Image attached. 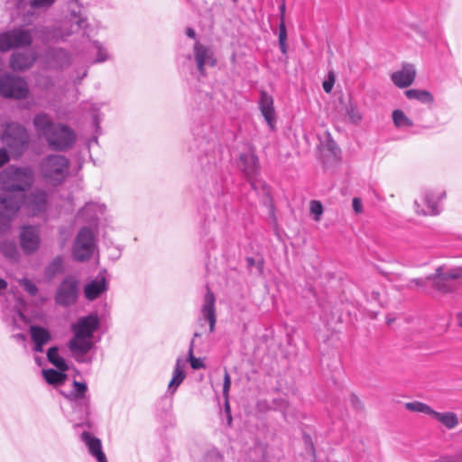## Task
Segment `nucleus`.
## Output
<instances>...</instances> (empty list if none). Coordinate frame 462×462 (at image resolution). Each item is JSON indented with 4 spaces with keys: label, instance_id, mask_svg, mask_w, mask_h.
<instances>
[{
    "label": "nucleus",
    "instance_id": "f257e3e1",
    "mask_svg": "<svg viewBox=\"0 0 462 462\" xmlns=\"http://www.w3.org/2000/svg\"><path fill=\"white\" fill-rule=\"evenodd\" d=\"M32 124L37 134L44 138L48 147L52 151H68L77 141V134L71 127L53 122L51 116L47 113L36 114Z\"/></svg>",
    "mask_w": 462,
    "mask_h": 462
},
{
    "label": "nucleus",
    "instance_id": "f03ea898",
    "mask_svg": "<svg viewBox=\"0 0 462 462\" xmlns=\"http://www.w3.org/2000/svg\"><path fill=\"white\" fill-rule=\"evenodd\" d=\"M98 328L99 319L96 314L80 317L70 326L73 337L69 339L68 347L77 362H91L86 355L94 346L93 337Z\"/></svg>",
    "mask_w": 462,
    "mask_h": 462
},
{
    "label": "nucleus",
    "instance_id": "7ed1b4c3",
    "mask_svg": "<svg viewBox=\"0 0 462 462\" xmlns=\"http://www.w3.org/2000/svg\"><path fill=\"white\" fill-rule=\"evenodd\" d=\"M34 173L31 168L10 165L0 172V192L6 197L18 198L21 208L23 192L32 187Z\"/></svg>",
    "mask_w": 462,
    "mask_h": 462
},
{
    "label": "nucleus",
    "instance_id": "20e7f679",
    "mask_svg": "<svg viewBox=\"0 0 462 462\" xmlns=\"http://www.w3.org/2000/svg\"><path fill=\"white\" fill-rule=\"evenodd\" d=\"M70 162L60 154H50L39 163V172L43 180L51 185L62 184L69 176Z\"/></svg>",
    "mask_w": 462,
    "mask_h": 462
},
{
    "label": "nucleus",
    "instance_id": "39448f33",
    "mask_svg": "<svg viewBox=\"0 0 462 462\" xmlns=\"http://www.w3.org/2000/svg\"><path fill=\"white\" fill-rule=\"evenodd\" d=\"M1 141L9 148L14 156L19 157L27 149L30 136L24 126L11 122L5 125Z\"/></svg>",
    "mask_w": 462,
    "mask_h": 462
},
{
    "label": "nucleus",
    "instance_id": "423d86ee",
    "mask_svg": "<svg viewBox=\"0 0 462 462\" xmlns=\"http://www.w3.org/2000/svg\"><path fill=\"white\" fill-rule=\"evenodd\" d=\"M427 279L431 280L432 286L439 291L447 293L455 291L462 284V266L444 270L443 266L436 269L433 275Z\"/></svg>",
    "mask_w": 462,
    "mask_h": 462
},
{
    "label": "nucleus",
    "instance_id": "0eeeda50",
    "mask_svg": "<svg viewBox=\"0 0 462 462\" xmlns=\"http://www.w3.org/2000/svg\"><path fill=\"white\" fill-rule=\"evenodd\" d=\"M28 94V84L23 78L12 73L0 77V97L21 100L26 98Z\"/></svg>",
    "mask_w": 462,
    "mask_h": 462
},
{
    "label": "nucleus",
    "instance_id": "6e6552de",
    "mask_svg": "<svg viewBox=\"0 0 462 462\" xmlns=\"http://www.w3.org/2000/svg\"><path fill=\"white\" fill-rule=\"evenodd\" d=\"M32 42V34L27 29L14 28L0 33V51L29 46Z\"/></svg>",
    "mask_w": 462,
    "mask_h": 462
},
{
    "label": "nucleus",
    "instance_id": "1a4fd4ad",
    "mask_svg": "<svg viewBox=\"0 0 462 462\" xmlns=\"http://www.w3.org/2000/svg\"><path fill=\"white\" fill-rule=\"evenodd\" d=\"M94 251V235L88 227H82L73 244L72 256L79 262L88 260Z\"/></svg>",
    "mask_w": 462,
    "mask_h": 462
},
{
    "label": "nucleus",
    "instance_id": "9d476101",
    "mask_svg": "<svg viewBox=\"0 0 462 462\" xmlns=\"http://www.w3.org/2000/svg\"><path fill=\"white\" fill-rule=\"evenodd\" d=\"M20 208L18 198L6 197L0 192V236L9 232L12 220Z\"/></svg>",
    "mask_w": 462,
    "mask_h": 462
},
{
    "label": "nucleus",
    "instance_id": "9b49d317",
    "mask_svg": "<svg viewBox=\"0 0 462 462\" xmlns=\"http://www.w3.org/2000/svg\"><path fill=\"white\" fill-rule=\"evenodd\" d=\"M79 296V282L72 276L65 277L59 285L56 294L55 302L62 307L73 305Z\"/></svg>",
    "mask_w": 462,
    "mask_h": 462
},
{
    "label": "nucleus",
    "instance_id": "f8f14e48",
    "mask_svg": "<svg viewBox=\"0 0 462 462\" xmlns=\"http://www.w3.org/2000/svg\"><path fill=\"white\" fill-rule=\"evenodd\" d=\"M19 242L24 254L30 255L35 253L41 245L38 227L32 226H23L19 234Z\"/></svg>",
    "mask_w": 462,
    "mask_h": 462
},
{
    "label": "nucleus",
    "instance_id": "ddd939ff",
    "mask_svg": "<svg viewBox=\"0 0 462 462\" xmlns=\"http://www.w3.org/2000/svg\"><path fill=\"white\" fill-rule=\"evenodd\" d=\"M445 196L443 191H425L422 201L425 207H421L418 200L414 201V208L418 214L435 216L440 212L439 200Z\"/></svg>",
    "mask_w": 462,
    "mask_h": 462
},
{
    "label": "nucleus",
    "instance_id": "4468645a",
    "mask_svg": "<svg viewBox=\"0 0 462 462\" xmlns=\"http://www.w3.org/2000/svg\"><path fill=\"white\" fill-rule=\"evenodd\" d=\"M194 60L200 76L206 75V66L214 67L217 60L210 47L196 42L193 46Z\"/></svg>",
    "mask_w": 462,
    "mask_h": 462
},
{
    "label": "nucleus",
    "instance_id": "2eb2a0df",
    "mask_svg": "<svg viewBox=\"0 0 462 462\" xmlns=\"http://www.w3.org/2000/svg\"><path fill=\"white\" fill-rule=\"evenodd\" d=\"M48 195L42 190L36 189L32 190L25 199L23 196V203H25L28 210L34 216L45 212L48 207Z\"/></svg>",
    "mask_w": 462,
    "mask_h": 462
},
{
    "label": "nucleus",
    "instance_id": "dca6fc26",
    "mask_svg": "<svg viewBox=\"0 0 462 462\" xmlns=\"http://www.w3.org/2000/svg\"><path fill=\"white\" fill-rule=\"evenodd\" d=\"M88 385L78 381L73 382V390L67 398L74 402L75 406H80L81 411L87 416L89 412V398L86 396Z\"/></svg>",
    "mask_w": 462,
    "mask_h": 462
},
{
    "label": "nucleus",
    "instance_id": "f3484780",
    "mask_svg": "<svg viewBox=\"0 0 462 462\" xmlns=\"http://www.w3.org/2000/svg\"><path fill=\"white\" fill-rule=\"evenodd\" d=\"M215 302L216 299L214 293L209 290V288H208L201 306L200 320L204 319L208 322L210 332L214 331L217 322Z\"/></svg>",
    "mask_w": 462,
    "mask_h": 462
},
{
    "label": "nucleus",
    "instance_id": "a211bd4d",
    "mask_svg": "<svg viewBox=\"0 0 462 462\" xmlns=\"http://www.w3.org/2000/svg\"><path fill=\"white\" fill-rule=\"evenodd\" d=\"M29 333L33 343L32 350L37 353L43 352V346L51 340V332L43 327L31 325Z\"/></svg>",
    "mask_w": 462,
    "mask_h": 462
},
{
    "label": "nucleus",
    "instance_id": "6ab92c4d",
    "mask_svg": "<svg viewBox=\"0 0 462 462\" xmlns=\"http://www.w3.org/2000/svg\"><path fill=\"white\" fill-rule=\"evenodd\" d=\"M259 109L269 127L273 130L276 123L273 98L267 92L262 91L259 100Z\"/></svg>",
    "mask_w": 462,
    "mask_h": 462
},
{
    "label": "nucleus",
    "instance_id": "aec40b11",
    "mask_svg": "<svg viewBox=\"0 0 462 462\" xmlns=\"http://www.w3.org/2000/svg\"><path fill=\"white\" fill-rule=\"evenodd\" d=\"M415 69L411 64H405L402 69L392 74V80L398 88H406L412 84L415 79Z\"/></svg>",
    "mask_w": 462,
    "mask_h": 462
},
{
    "label": "nucleus",
    "instance_id": "412c9836",
    "mask_svg": "<svg viewBox=\"0 0 462 462\" xmlns=\"http://www.w3.org/2000/svg\"><path fill=\"white\" fill-rule=\"evenodd\" d=\"M4 322L14 330L23 329L29 322V319L18 307H14L5 312Z\"/></svg>",
    "mask_w": 462,
    "mask_h": 462
},
{
    "label": "nucleus",
    "instance_id": "4be33fe9",
    "mask_svg": "<svg viewBox=\"0 0 462 462\" xmlns=\"http://www.w3.org/2000/svg\"><path fill=\"white\" fill-rule=\"evenodd\" d=\"M36 60L32 51L14 52L10 59V67L14 70H24L32 67Z\"/></svg>",
    "mask_w": 462,
    "mask_h": 462
},
{
    "label": "nucleus",
    "instance_id": "5701e85b",
    "mask_svg": "<svg viewBox=\"0 0 462 462\" xmlns=\"http://www.w3.org/2000/svg\"><path fill=\"white\" fill-rule=\"evenodd\" d=\"M81 440L86 444L89 453L97 458L98 462H107L105 453L102 450V445L99 439L94 437L88 431L81 434Z\"/></svg>",
    "mask_w": 462,
    "mask_h": 462
},
{
    "label": "nucleus",
    "instance_id": "b1692460",
    "mask_svg": "<svg viewBox=\"0 0 462 462\" xmlns=\"http://www.w3.org/2000/svg\"><path fill=\"white\" fill-rule=\"evenodd\" d=\"M107 290L106 281L104 276L97 277L95 280L87 283L84 287L85 298L88 300L97 299Z\"/></svg>",
    "mask_w": 462,
    "mask_h": 462
},
{
    "label": "nucleus",
    "instance_id": "393cba45",
    "mask_svg": "<svg viewBox=\"0 0 462 462\" xmlns=\"http://www.w3.org/2000/svg\"><path fill=\"white\" fill-rule=\"evenodd\" d=\"M238 166L246 176L251 178L258 171V158L252 152L242 153L239 158Z\"/></svg>",
    "mask_w": 462,
    "mask_h": 462
},
{
    "label": "nucleus",
    "instance_id": "a878e982",
    "mask_svg": "<svg viewBox=\"0 0 462 462\" xmlns=\"http://www.w3.org/2000/svg\"><path fill=\"white\" fill-rule=\"evenodd\" d=\"M0 254L13 263L19 261L20 253L14 240L4 239L0 241Z\"/></svg>",
    "mask_w": 462,
    "mask_h": 462
},
{
    "label": "nucleus",
    "instance_id": "bb28decb",
    "mask_svg": "<svg viewBox=\"0 0 462 462\" xmlns=\"http://www.w3.org/2000/svg\"><path fill=\"white\" fill-rule=\"evenodd\" d=\"M431 418L444 425L448 430H453L458 425V418L455 412H439L433 411Z\"/></svg>",
    "mask_w": 462,
    "mask_h": 462
},
{
    "label": "nucleus",
    "instance_id": "cd10ccee",
    "mask_svg": "<svg viewBox=\"0 0 462 462\" xmlns=\"http://www.w3.org/2000/svg\"><path fill=\"white\" fill-rule=\"evenodd\" d=\"M186 377L184 372V363L180 358H178L173 370V374L171 382L169 383V391L173 393L178 386L183 382Z\"/></svg>",
    "mask_w": 462,
    "mask_h": 462
},
{
    "label": "nucleus",
    "instance_id": "c85d7f7f",
    "mask_svg": "<svg viewBox=\"0 0 462 462\" xmlns=\"http://www.w3.org/2000/svg\"><path fill=\"white\" fill-rule=\"evenodd\" d=\"M48 57L58 67H64L69 64L70 59L69 53L63 49H50L48 51Z\"/></svg>",
    "mask_w": 462,
    "mask_h": 462
},
{
    "label": "nucleus",
    "instance_id": "c756f323",
    "mask_svg": "<svg viewBox=\"0 0 462 462\" xmlns=\"http://www.w3.org/2000/svg\"><path fill=\"white\" fill-rule=\"evenodd\" d=\"M47 358L58 370L65 372L69 369L64 358L59 355V348L57 346H51L48 349Z\"/></svg>",
    "mask_w": 462,
    "mask_h": 462
},
{
    "label": "nucleus",
    "instance_id": "7c9ffc66",
    "mask_svg": "<svg viewBox=\"0 0 462 462\" xmlns=\"http://www.w3.org/2000/svg\"><path fill=\"white\" fill-rule=\"evenodd\" d=\"M405 96L409 99H415L423 104H430L433 102V96L427 90L408 89L405 92Z\"/></svg>",
    "mask_w": 462,
    "mask_h": 462
},
{
    "label": "nucleus",
    "instance_id": "2f4dec72",
    "mask_svg": "<svg viewBox=\"0 0 462 462\" xmlns=\"http://www.w3.org/2000/svg\"><path fill=\"white\" fill-rule=\"evenodd\" d=\"M42 373H43L44 379L50 384L62 383L67 378L66 374L60 370L58 371L55 369H47V370H43Z\"/></svg>",
    "mask_w": 462,
    "mask_h": 462
},
{
    "label": "nucleus",
    "instance_id": "473e14b6",
    "mask_svg": "<svg viewBox=\"0 0 462 462\" xmlns=\"http://www.w3.org/2000/svg\"><path fill=\"white\" fill-rule=\"evenodd\" d=\"M393 120L395 126L398 128L413 126V122L400 109H396L393 112Z\"/></svg>",
    "mask_w": 462,
    "mask_h": 462
},
{
    "label": "nucleus",
    "instance_id": "72a5a7b5",
    "mask_svg": "<svg viewBox=\"0 0 462 462\" xmlns=\"http://www.w3.org/2000/svg\"><path fill=\"white\" fill-rule=\"evenodd\" d=\"M404 406L410 411L424 413V414H427V415H429L430 417H431L432 412L434 411L428 404H426L424 402H418V401L406 402L404 404Z\"/></svg>",
    "mask_w": 462,
    "mask_h": 462
},
{
    "label": "nucleus",
    "instance_id": "f704fd0d",
    "mask_svg": "<svg viewBox=\"0 0 462 462\" xmlns=\"http://www.w3.org/2000/svg\"><path fill=\"white\" fill-rule=\"evenodd\" d=\"M100 209V206L96 203H87L85 207L79 212V215L84 217L87 221H93L97 218L94 214Z\"/></svg>",
    "mask_w": 462,
    "mask_h": 462
},
{
    "label": "nucleus",
    "instance_id": "c9c22d12",
    "mask_svg": "<svg viewBox=\"0 0 462 462\" xmlns=\"http://www.w3.org/2000/svg\"><path fill=\"white\" fill-rule=\"evenodd\" d=\"M63 270V259L61 256H56L46 267V274L48 276H54L61 273Z\"/></svg>",
    "mask_w": 462,
    "mask_h": 462
},
{
    "label": "nucleus",
    "instance_id": "e433bc0d",
    "mask_svg": "<svg viewBox=\"0 0 462 462\" xmlns=\"http://www.w3.org/2000/svg\"><path fill=\"white\" fill-rule=\"evenodd\" d=\"M93 47L97 51L96 63L104 62L109 59L107 50L99 42H94Z\"/></svg>",
    "mask_w": 462,
    "mask_h": 462
},
{
    "label": "nucleus",
    "instance_id": "4c0bfd02",
    "mask_svg": "<svg viewBox=\"0 0 462 462\" xmlns=\"http://www.w3.org/2000/svg\"><path fill=\"white\" fill-rule=\"evenodd\" d=\"M193 349H194V340H191V342L189 344V355H188L189 360L190 363V366L195 370L204 368L205 365H204L203 361L199 358H196L193 356Z\"/></svg>",
    "mask_w": 462,
    "mask_h": 462
},
{
    "label": "nucleus",
    "instance_id": "58836bf2",
    "mask_svg": "<svg viewBox=\"0 0 462 462\" xmlns=\"http://www.w3.org/2000/svg\"><path fill=\"white\" fill-rule=\"evenodd\" d=\"M56 0H28V5L34 10H46L50 8Z\"/></svg>",
    "mask_w": 462,
    "mask_h": 462
},
{
    "label": "nucleus",
    "instance_id": "ea45409f",
    "mask_svg": "<svg viewBox=\"0 0 462 462\" xmlns=\"http://www.w3.org/2000/svg\"><path fill=\"white\" fill-rule=\"evenodd\" d=\"M286 39H287V31L284 22H282L279 24V46L281 51L285 54L287 52V45H286Z\"/></svg>",
    "mask_w": 462,
    "mask_h": 462
},
{
    "label": "nucleus",
    "instance_id": "a19ab883",
    "mask_svg": "<svg viewBox=\"0 0 462 462\" xmlns=\"http://www.w3.org/2000/svg\"><path fill=\"white\" fill-rule=\"evenodd\" d=\"M19 284L31 296H35L38 292V288L36 284L27 278H23L19 280Z\"/></svg>",
    "mask_w": 462,
    "mask_h": 462
},
{
    "label": "nucleus",
    "instance_id": "79ce46f5",
    "mask_svg": "<svg viewBox=\"0 0 462 462\" xmlns=\"http://www.w3.org/2000/svg\"><path fill=\"white\" fill-rule=\"evenodd\" d=\"M230 386H231V378H230L228 372L226 370H225L224 381H223V395L226 400L225 404H226V411L229 410L228 394H229Z\"/></svg>",
    "mask_w": 462,
    "mask_h": 462
},
{
    "label": "nucleus",
    "instance_id": "37998d69",
    "mask_svg": "<svg viewBox=\"0 0 462 462\" xmlns=\"http://www.w3.org/2000/svg\"><path fill=\"white\" fill-rule=\"evenodd\" d=\"M310 213L314 215V219L319 221L320 219V216L323 213V206L319 200H311L310 201Z\"/></svg>",
    "mask_w": 462,
    "mask_h": 462
},
{
    "label": "nucleus",
    "instance_id": "c03bdc74",
    "mask_svg": "<svg viewBox=\"0 0 462 462\" xmlns=\"http://www.w3.org/2000/svg\"><path fill=\"white\" fill-rule=\"evenodd\" d=\"M346 115L353 124H358L362 119L360 112L353 105H349L346 107Z\"/></svg>",
    "mask_w": 462,
    "mask_h": 462
},
{
    "label": "nucleus",
    "instance_id": "a18cd8bd",
    "mask_svg": "<svg viewBox=\"0 0 462 462\" xmlns=\"http://www.w3.org/2000/svg\"><path fill=\"white\" fill-rule=\"evenodd\" d=\"M434 462H462V454L443 456Z\"/></svg>",
    "mask_w": 462,
    "mask_h": 462
},
{
    "label": "nucleus",
    "instance_id": "49530a36",
    "mask_svg": "<svg viewBox=\"0 0 462 462\" xmlns=\"http://www.w3.org/2000/svg\"><path fill=\"white\" fill-rule=\"evenodd\" d=\"M99 109V106L97 104H94L92 105V111H93V116H92V120H93V124L95 125V126L97 128L99 127V123L101 121V118L99 117V116L97 114V111Z\"/></svg>",
    "mask_w": 462,
    "mask_h": 462
},
{
    "label": "nucleus",
    "instance_id": "de8ad7c7",
    "mask_svg": "<svg viewBox=\"0 0 462 462\" xmlns=\"http://www.w3.org/2000/svg\"><path fill=\"white\" fill-rule=\"evenodd\" d=\"M353 209L359 214L363 211L362 200L359 198H354L352 201Z\"/></svg>",
    "mask_w": 462,
    "mask_h": 462
},
{
    "label": "nucleus",
    "instance_id": "09e8293b",
    "mask_svg": "<svg viewBox=\"0 0 462 462\" xmlns=\"http://www.w3.org/2000/svg\"><path fill=\"white\" fill-rule=\"evenodd\" d=\"M9 154L5 148H0V167L9 162Z\"/></svg>",
    "mask_w": 462,
    "mask_h": 462
},
{
    "label": "nucleus",
    "instance_id": "8fccbe9b",
    "mask_svg": "<svg viewBox=\"0 0 462 462\" xmlns=\"http://www.w3.org/2000/svg\"><path fill=\"white\" fill-rule=\"evenodd\" d=\"M430 281L429 279H427V277L425 279H422V278H415V279H412L411 280L410 282V287H411L412 285L414 286H417V287H422L426 284V282Z\"/></svg>",
    "mask_w": 462,
    "mask_h": 462
},
{
    "label": "nucleus",
    "instance_id": "3c124183",
    "mask_svg": "<svg viewBox=\"0 0 462 462\" xmlns=\"http://www.w3.org/2000/svg\"><path fill=\"white\" fill-rule=\"evenodd\" d=\"M334 77L331 76L328 80L323 82V89L326 93H330L334 85Z\"/></svg>",
    "mask_w": 462,
    "mask_h": 462
},
{
    "label": "nucleus",
    "instance_id": "603ef678",
    "mask_svg": "<svg viewBox=\"0 0 462 462\" xmlns=\"http://www.w3.org/2000/svg\"><path fill=\"white\" fill-rule=\"evenodd\" d=\"M328 148L329 151H331L332 153H336V152L338 150V147L337 146L336 143L332 140L329 134H328Z\"/></svg>",
    "mask_w": 462,
    "mask_h": 462
},
{
    "label": "nucleus",
    "instance_id": "864d4df0",
    "mask_svg": "<svg viewBox=\"0 0 462 462\" xmlns=\"http://www.w3.org/2000/svg\"><path fill=\"white\" fill-rule=\"evenodd\" d=\"M350 401L355 409L360 410L363 408L362 403L360 400L357 398V396L352 395Z\"/></svg>",
    "mask_w": 462,
    "mask_h": 462
},
{
    "label": "nucleus",
    "instance_id": "5fc2aeb1",
    "mask_svg": "<svg viewBox=\"0 0 462 462\" xmlns=\"http://www.w3.org/2000/svg\"><path fill=\"white\" fill-rule=\"evenodd\" d=\"M12 337L14 339H15L16 341L23 342V343H24L26 341V339H27L26 335L23 334V333L14 334V335L12 336Z\"/></svg>",
    "mask_w": 462,
    "mask_h": 462
},
{
    "label": "nucleus",
    "instance_id": "6e6d98bb",
    "mask_svg": "<svg viewBox=\"0 0 462 462\" xmlns=\"http://www.w3.org/2000/svg\"><path fill=\"white\" fill-rule=\"evenodd\" d=\"M208 457H214L218 462H222V460H223V457H222V455L219 452H212V453L208 454Z\"/></svg>",
    "mask_w": 462,
    "mask_h": 462
},
{
    "label": "nucleus",
    "instance_id": "4d7b16f0",
    "mask_svg": "<svg viewBox=\"0 0 462 462\" xmlns=\"http://www.w3.org/2000/svg\"><path fill=\"white\" fill-rule=\"evenodd\" d=\"M186 35L191 39H195L196 38V32L195 31L192 29V28H187L186 29Z\"/></svg>",
    "mask_w": 462,
    "mask_h": 462
},
{
    "label": "nucleus",
    "instance_id": "13d9d810",
    "mask_svg": "<svg viewBox=\"0 0 462 462\" xmlns=\"http://www.w3.org/2000/svg\"><path fill=\"white\" fill-rule=\"evenodd\" d=\"M280 11H281V19H282L281 23H282V22H284V14H285V5L284 4L280 5Z\"/></svg>",
    "mask_w": 462,
    "mask_h": 462
},
{
    "label": "nucleus",
    "instance_id": "bf43d9fd",
    "mask_svg": "<svg viewBox=\"0 0 462 462\" xmlns=\"http://www.w3.org/2000/svg\"><path fill=\"white\" fill-rule=\"evenodd\" d=\"M7 288V282L5 280L0 278V291H5Z\"/></svg>",
    "mask_w": 462,
    "mask_h": 462
},
{
    "label": "nucleus",
    "instance_id": "052dcab7",
    "mask_svg": "<svg viewBox=\"0 0 462 462\" xmlns=\"http://www.w3.org/2000/svg\"><path fill=\"white\" fill-rule=\"evenodd\" d=\"M75 23L78 24V26H79V28H82V27H84V25H85V23H86V22H85V20H84V19H80V18H79V19H77V20L75 21Z\"/></svg>",
    "mask_w": 462,
    "mask_h": 462
},
{
    "label": "nucleus",
    "instance_id": "680f3d73",
    "mask_svg": "<svg viewBox=\"0 0 462 462\" xmlns=\"http://www.w3.org/2000/svg\"><path fill=\"white\" fill-rule=\"evenodd\" d=\"M447 328H448V322H447V320H444V324L442 325V328H440L439 333L446 331Z\"/></svg>",
    "mask_w": 462,
    "mask_h": 462
},
{
    "label": "nucleus",
    "instance_id": "e2e57ef3",
    "mask_svg": "<svg viewBox=\"0 0 462 462\" xmlns=\"http://www.w3.org/2000/svg\"><path fill=\"white\" fill-rule=\"evenodd\" d=\"M457 323L460 327H462V313H458L457 316Z\"/></svg>",
    "mask_w": 462,
    "mask_h": 462
},
{
    "label": "nucleus",
    "instance_id": "0e129e2a",
    "mask_svg": "<svg viewBox=\"0 0 462 462\" xmlns=\"http://www.w3.org/2000/svg\"><path fill=\"white\" fill-rule=\"evenodd\" d=\"M16 1H17V5L19 6L23 5L25 3V0H16Z\"/></svg>",
    "mask_w": 462,
    "mask_h": 462
},
{
    "label": "nucleus",
    "instance_id": "69168bd1",
    "mask_svg": "<svg viewBox=\"0 0 462 462\" xmlns=\"http://www.w3.org/2000/svg\"><path fill=\"white\" fill-rule=\"evenodd\" d=\"M248 262H249V263H250V264H253L254 260H253L252 258H249V259H248Z\"/></svg>",
    "mask_w": 462,
    "mask_h": 462
},
{
    "label": "nucleus",
    "instance_id": "338daca9",
    "mask_svg": "<svg viewBox=\"0 0 462 462\" xmlns=\"http://www.w3.org/2000/svg\"><path fill=\"white\" fill-rule=\"evenodd\" d=\"M199 336L200 335L199 333H197V332L194 334V337H199Z\"/></svg>",
    "mask_w": 462,
    "mask_h": 462
},
{
    "label": "nucleus",
    "instance_id": "774afa93",
    "mask_svg": "<svg viewBox=\"0 0 462 462\" xmlns=\"http://www.w3.org/2000/svg\"><path fill=\"white\" fill-rule=\"evenodd\" d=\"M86 75H87V70H85V71L83 72V77H86Z\"/></svg>",
    "mask_w": 462,
    "mask_h": 462
}]
</instances>
